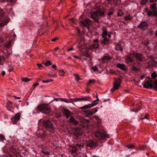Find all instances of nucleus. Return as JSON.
<instances>
[{
    "label": "nucleus",
    "mask_w": 157,
    "mask_h": 157,
    "mask_svg": "<svg viewBox=\"0 0 157 157\" xmlns=\"http://www.w3.org/2000/svg\"><path fill=\"white\" fill-rule=\"evenodd\" d=\"M104 10H98L95 12H93L91 13V17L94 21L99 23L98 16H102L104 14Z\"/></svg>",
    "instance_id": "obj_1"
},
{
    "label": "nucleus",
    "mask_w": 157,
    "mask_h": 157,
    "mask_svg": "<svg viewBox=\"0 0 157 157\" xmlns=\"http://www.w3.org/2000/svg\"><path fill=\"white\" fill-rule=\"evenodd\" d=\"M83 147V146L82 145L76 144L75 146H71L69 148V150L70 152L71 153H76L78 149L81 150Z\"/></svg>",
    "instance_id": "obj_2"
},
{
    "label": "nucleus",
    "mask_w": 157,
    "mask_h": 157,
    "mask_svg": "<svg viewBox=\"0 0 157 157\" xmlns=\"http://www.w3.org/2000/svg\"><path fill=\"white\" fill-rule=\"evenodd\" d=\"M40 112L44 113L46 115L51 114V111L49 107H47L44 105H40Z\"/></svg>",
    "instance_id": "obj_3"
},
{
    "label": "nucleus",
    "mask_w": 157,
    "mask_h": 157,
    "mask_svg": "<svg viewBox=\"0 0 157 157\" xmlns=\"http://www.w3.org/2000/svg\"><path fill=\"white\" fill-rule=\"evenodd\" d=\"M43 125L48 130H52L54 128L53 124L49 120L44 121Z\"/></svg>",
    "instance_id": "obj_4"
},
{
    "label": "nucleus",
    "mask_w": 157,
    "mask_h": 157,
    "mask_svg": "<svg viewBox=\"0 0 157 157\" xmlns=\"http://www.w3.org/2000/svg\"><path fill=\"white\" fill-rule=\"evenodd\" d=\"M121 83L120 79H115L113 83V87L111 90V91L113 92L115 90L118 89L120 86Z\"/></svg>",
    "instance_id": "obj_5"
},
{
    "label": "nucleus",
    "mask_w": 157,
    "mask_h": 157,
    "mask_svg": "<svg viewBox=\"0 0 157 157\" xmlns=\"http://www.w3.org/2000/svg\"><path fill=\"white\" fill-rule=\"evenodd\" d=\"M152 82V81L151 78H149L147 81H146L143 84L144 87L147 88H152L153 86Z\"/></svg>",
    "instance_id": "obj_6"
},
{
    "label": "nucleus",
    "mask_w": 157,
    "mask_h": 157,
    "mask_svg": "<svg viewBox=\"0 0 157 157\" xmlns=\"http://www.w3.org/2000/svg\"><path fill=\"white\" fill-rule=\"evenodd\" d=\"M91 21L88 19H86L85 20L81 21V23L85 26L88 29H89V25L91 24Z\"/></svg>",
    "instance_id": "obj_7"
},
{
    "label": "nucleus",
    "mask_w": 157,
    "mask_h": 157,
    "mask_svg": "<svg viewBox=\"0 0 157 157\" xmlns=\"http://www.w3.org/2000/svg\"><path fill=\"white\" fill-rule=\"evenodd\" d=\"M95 136L96 138L101 140H104L105 139V136L104 133L100 131H97L95 134Z\"/></svg>",
    "instance_id": "obj_8"
},
{
    "label": "nucleus",
    "mask_w": 157,
    "mask_h": 157,
    "mask_svg": "<svg viewBox=\"0 0 157 157\" xmlns=\"http://www.w3.org/2000/svg\"><path fill=\"white\" fill-rule=\"evenodd\" d=\"M20 118V115L19 113H17L15 116L12 117L11 119V122L13 124H15L17 123Z\"/></svg>",
    "instance_id": "obj_9"
},
{
    "label": "nucleus",
    "mask_w": 157,
    "mask_h": 157,
    "mask_svg": "<svg viewBox=\"0 0 157 157\" xmlns=\"http://www.w3.org/2000/svg\"><path fill=\"white\" fill-rule=\"evenodd\" d=\"M98 102L96 103H92L91 104H89L83 106L82 107H79V108L82 110H85L87 109H90L94 106L98 104Z\"/></svg>",
    "instance_id": "obj_10"
},
{
    "label": "nucleus",
    "mask_w": 157,
    "mask_h": 157,
    "mask_svg": "<svg viewBox=\"0 0 157 157\" xmlns=\"http://www.w3.org/2000/svg\"><path fill=\"white\" fill-rule=\"evenodd\" d=\"M133 56L140 62L143 61V59L144 58L143 55L142 54L137 53L136 52H134L132 53Z\"/></svg>",
    "instance_id": "obj_11"
},
{
    "label": "nucleus",
    "mask_w": 157,
    "mask_h": 157,
    "mask_svg": "<svg viewBox=\"0 0 157 157\" xmlns=\"http://www.w3.org/2000/svg\"><path fill=\"white\" fill-rule=\"evenodd\" d=\"M133 56V53H130L125 57V61L127 63H129L132 62L133 60L132 56Z\"/></svg>",
    "instance_id": "obj_12"
},
{
    "label": "nucleus",
    "mask_w": 157,
    "mask_h": 157,
    "mask_svg": "<svg viewBox=\"0 0 157 157\" xmlns=\"http://www.w3.org/2000/svg\"><path fill=\"white\" fill-rule=\"evenodd\" d=\"M87 146L91 148H94L97 146V144L96 142L91 140L88 143Z\"/></svg>",
    "instance_id": "obj_13"
},
{
    "label": "nucleus",
    "mask_w": 157,
    "mask_h": 157,
    "mask_svg": "<svg viewBox=\"0 0 157 157\" xmlns=\"http://www.w3.org/2000/svg\"><path fill=\"white\" fill-rule=\"evenodd\" d=\"M111 58L109 55L104 56L101 59V63L104 64L106 63L107 61L110 60Z\"/></svg>",
    "instance_id": "obj_14"
},
{
    "label": "nucleus",
    "mask_w": 157,
    "mask_h": 157,
    "mask_svg": "<svg viewBox=\"0 0 157 157\" xmlns=\"http://www.w3.org/2000/svg\"><path fill=\"white\" fill-rule=\"evenodd\" d=\"M117 67L124 71H125L127 70V68L126 67L125 65L123 64H118L117 65Z\"/></svg>",
    "instance_id": "obj_15"
},
{
    "label": "nucleus",
    "mask_w": 157,
    "mask_h": 157,
    "mask_svg": "<svg viewBox=\"0 0 157 157\" xmlns=\"http://www.w3.org/2000/svg\"><path fill=\"white\" fill-rule=\"evenodd\" d=\"M69 122L70 123H72L74 125H77L78 124V121L75 119L74 118L71 116L70 117Z\"/></svg>",
    "instance_id": "obj_16"
},
{
    "label": "nucleus",
    "mask_w": 157,
    "mask_h": 157,
    "mask_svg": "<svg viewBox=\"0 0 157 157\" xmlns=\"http://www.w3.org/2000/svg\"><path fill=\"white\" fill-rule=\"evenodd\" d=\"M147 23L146 21H143L141 22L140 24L138 25V27L139 28H142L147 26Z\"/></svg>",
    "instance_id": "obj_17"
},
{
    "label": "nucleus",
    "mask_w": 157,
    "mask_h": 157,
    "mask_svg": "<svg viewBox=\"0 0 157 157\" xmlns=\"http://www.w3.org/2000/svg\"><path fill=\"white\" fill-rule=\"evenodd\" d=\"M71 113V112L68 109H64L63 114H64L65 115L66 117L67 118H68L70 116Z\"/></svg>",
    "instance_id": "obj_18"
},
{
    "label": "nucleus",
    "mask_w": 157,
    "mask_h": 157,
    "mask_svg": "<svg viewBox=\"0 0 157 157\" xmlns=\"http://www.w3.org/2000/svg\"><path fill=\"white\" fill-rule=\"evenodd\" d=\"M9 21V18H6L2 23L0 24V28L6 25Z\"/></svg>",
    "instance_id": "obj_19"
},
{
    "label": "nucleus",
    "mask_w": 157,
    "mask_h": 157,
    "mask_svg": "<svg viewBox=\"0 0 157 157\" xmlns=\"http://www.w3.org/2000/svg\"><path fill=\"white\" fill-rule=\"evenodd\" d=\"M109 40L106 37H105L103 40L101 41V43L102 44L107 45L109 43Z\"/></svg>",
    "instance_id": "obj_20"
},
{
    "label": "nucleus",
    "mask_w": 157,
    "mask_h": 157,
    "mask_svg": "<svg viewBox=\"0 0 157 157\" xmlns=\"http://www.w3.org/2000/svg\"><path fill=\"white\" fill-rule=\"evenodd\" d=\"M94 110L93 109H92L91 111H85L84 112L87 115V116L89 117L91 116L94 114V112L93 111Z\"/></svg>",
    "instance_id": "obj_21"
},
{
    "label": "nucleus",
    "mask_w": 157,
    "mask_h": 157,
    "mask_svg": "<svg viewBox=\"0 0 157 157\" xmlns=\"http://www.w3.org/2000/svg\"><path fill=\"white\" fill-rule=\"evenodd\" d=\"M91 100V98L89 96H86L80 98V101H89Z\"/></svg>",
    "instance_id": "obj_22"
},
{
    "label": "nucleus",
    "mask_w": 157,
    "mask_h": 157,
    "mask_svg": "<svg viewBox=\"0 0 157 157\" xmlns=\"http://www.w3.org/2000/svg\"><path fill=\"white\" fill-rule=\"evenodd\" d=\"M102 31L103 32L102 34V36L104 38L106 37H105L107 34V29L104 28L103 29Z\"/></svg>",
    "instance_id": "obj_23"
},
{
    "label": "nucleus",
    "mask_w": 157,
    "mask_h": 157,
    "mask_svg": "<svg viewBox=\"0 0 157 157\" xmlns=\"http://www.w3.org/2000/svg\"><path fill=\"white\" fill-rule=\"evenodd\" d=\"M115 49L117 51L120 50L121 51H122L123 48L120 44H117L115 46Z\"/></svg>",
    "instance_id": "obj_24"
},
{
    "label": "nucleus",
    "mask_w": 157,
    "mask_h": 157,
    "mask_svg": "<svg viewBox=\"0 0 157 157\" xmlns=\"http://www.w3.org/2000/svg\"><path fill=\"white\" fill-rule=\"evenodd\" d=\"M82 54L84 56H85L87 57H89L90 56V54L88 53V50H87L86 49L82 53Z\"/></svg>",
    "instance_id": "obj_25"
},
{
    "label": "nucleus",
    "mask_w": 157,
    "mask_h": 157,
    "mask_svg": "<svg viewBox=\"0 0 157 157\" xmlns=\"http://www.w3.org/2000/svg\"><path fill=\"white\" fill-rule=\"evenodd\" d=\"M150 8L152 11H156V4H154L151 5L150 7Z\"/></svg>",
    "instance_id": "obj_26"
},
{
    "label": "nucleus",
    "mask_w": 157,
    "mask_h": 157,
    "mask_svg": "<svg viewBox=\"0 0 157 157\" xmlns=\"http://www.w3.org/2000/svg\"><path fill=\"white\" fill-rule=\"evenodd\" d=\"M131 70L133 71H140V68H137L135 66H133L131 67Z\"/></svg>",
    "instance_id": "obj_27"
},
{
    "label": "nucleus",
    "mask_w": 157,
    "mask_h": 157,
    "mask_svg": "<svg viewBox=\"0 0 157 157\" xmlns=\"http://www.w3.org/2000/svg\"><path fill=\"white\" fill-rule=\"evenodd\" d=\"M41 152L45 155H49L50 153L48 151H46V148H45L44 149H43L41 151Z\"/></svg>",
    "instance_id": "obj_28"
},
{
    "label": "nucleus",
    "mask_w": 157,
    "mask_h": 157,
    "mask_svg": "<svg viewBox=\"0 0 157 157\" xmlns=\"http://www.w3.org/2000/svg\"><path fill=\"white\" fill-rule=\"evenodd\" d=\"M44 64L45 66L47 67L51 65L52 64V63L50 60H48L46 61V63H44Z\"/></svg>",
    "instance_id": "obj_29"
},
{
    "label": "nucleus",
    "mask_w": 157,
    "mask_h": 157,
    "mask_svg": "<svg viewBox=\"0 0 157 157\" xmlns=\"http://www.w3.org/2000/svg\"><path fill=\"white\" fill-rule=\"evenodd\" d=\"M124 19L126 20H130L132 19V16L130 15H129L124 17Z\"/></svg>",
    "instance_id": "obj_30"
},
{
    "label": "nucleus",
    "mask_w": 157,
    "mask_h": 157,
    "mask_svg": "<svg viewBox=\"0 0 157 157\" xmlns=\"http://www.w3.org/2000/svg\"><path fill=\"white\" fill-rule=\"evenodd\" d=\"M151 78L154 79L156 78L157 75L155 72H154L151 74Z\"/></svg>",
    "instance_id": "obj_31"
},
{
    "label": "nucleus",
    "mask_w": 157,
    "mask_h": 157,
    "mask_svg": "<svg viewBox=\"0 0 157 157\" xmlns=\"http://www.w3.org/2000/svg\"><path fill=\"white\" fill-rule=\"evenodd\" d=\"M148 0H142L140 2V4L141 5H144L146 4Z\"/></svg>",
    "instance_id": "obj_32"
},
{
    "label": "nucleus",
    "mask_w": 157,
    "mask_h": 157,
    "mask_svg": "<svg viewBox=\"0 0 157 157\" xmlns=\"http://www.w3.org/2000/svg\"><path fill=\"white\" fill-rule=\"evenodd\" d=\"M117 16H121L123 15V12L121 10H119L117 12Z\"/></svg>",
    "instance_id": "obj_33"
},
{
    "label": "nucleus",
    "mask_w": 157,
    "mask_h": 157,
    "mask_svg": "<svg viewBox=\"0 0 157 157\" xmlns=\"http://www.w3.org/2000/svg\"><path fill=\"white\" fill-rule=\"evenodd\" d=\"M76 157H85V155L82 153L78 154L76 155Z\"/></svg>",
    "instance_id": "obj_34"
},
{
    "label": "nucleus",
    "mask_w": 157,
    "mask_h": 157,
    "mask_svg": "<svg viewBox=\"0 0 157 157\" xmlns=\"http://www.w3.org/2000/svg\"><path fill=\"white\" fill-rule=\"evenodd\" d=\"M30 80H31V79H29L27 78H22V80L23 81L25 82H27L28 81H30Z\"/></svg>",
    "instance_id": "obj_35"
},
{
    "label": "nucleus",
    "mask_w": 157,
    "mask_h": 157,
    "mask_svg": "<svg viewBox=\"0 0 157 157\" xmlns=\"http://www.w3.org/2000/svg\"><path fill=\"white\" fill-rule=\"evenodd\" d=\"M126 147H127L128 149H131L132 148H134L135 146L133 145V144H131L126 145Z\"/></svg>",
    "instance_id": "obj_36"
},
{
    "label": "nucleus",
    "mask_w": 157,
    "mask_h": 157,
    "mask_svg": "<svg viewBox=\"0 0 157 157\" xmlns=\"http://www.w3.org/2000/svg\"><path fill=\"white\" fill-rule=\"evenodd\" d=\"M147 15L148 17L152 16H153V12L151 11H149L147 13Z\"/></svg>",
    "instance_id": "obj_37"
},
{
    "label": "nucleus",
    "mask_w": 157,
    "mask_h": 157,
    "mask_svg": "<svg viewBox=\"0 0 157 157\" xmlns=\"http://www.w3.org/2000/svg\"><path fill=\"white\" fill-rule=\"evenodd\" d=\"M53 81V80L52 79H48L46 80H42V82L43 83H48L50 82H52Z\"/></svg>",
    "instance_id": "obj_38"
},
{
    "label": "nucleus",
    "mask_w": 157,
    "mask_h": 157,
    "mask_svg": "<svg viewBox=\"0 0 157 157\" xmlns=\"http://www.w3.org/2000/svg\"><path fill=\"white\" fill-rule=\"evenodd\" d=\"M149 115L148 113H147L145 115L144 117L141 118L140 119L142 120H143L145 119H149L148 118Z\"/></svg>",
    "instance_id": "obj_39"
},
{
    "label": "nucleus",
    "mask_w": 157,
    "mask_h": 157,
    "mask_svg": "<svg viewBox=\"0 0 157 157\" xmlns=\"http://www.w3.org/2000/svg\"><path fill=\"white\" fill-rule=\"evenodd\" d=\"M92 45L93 47L94 48H97L98 47V43H94Z\"/></svg>",
    "instance_id": "obj_40"
},
{
    "label": "nucleus",
    "mask_w": 157,
    "mask_h": 157,
    "mask_svg": "<svg viewBox=\"0 0 157 157\" xmlns=\"http://www.w3.org/2000/svg\"><path fill=\"white\" fill-rule=\"evenodd\" d=\"M10 44L11 42L8 41L6 44L5 46L6 48H9L10 46Z\"/></svg>",
    "instance_id": "obj_41"
},
{
    "label": "nucleus",
    "mask_w": 157,
    "mask_h": 157,
    "mask_svg": "<svg viewBox=\"0 0 157 157\" xmlns=\"http://www.w3.org/2000/svg\"><path fill=\"white\" fill-rule=\"evenodd\" d=\"M95 80L90 79L89 80V82L87 83V84L88 85L90 84L91 83H95Z\"/></svg>",
    "instance_id": "obj_42"
},
{
    "label": "nucleus",
    "mask_w": 157,
    "mask_h": 157,
    "mask_svg": "<svg viewBox=\"0 0 157 157\" xmlns=\"http://www.w3.org/2000/svg\"><path fill=\"white\" fill-rule=\"evenodd\" d=\"M61 101H63L66 103H72L73 102H69L67 101V99L65 98H61Z\"/></svg>",
    "instance_id": "obj_43"
},
{
    "label": "nucleus",
    "mask_w": 157,
    "mask_h": 157,
    "mask_svg": "<svg viewBox=\"0 0 157 157\" xmlns=\"http://www.w3.org/2000/svg\"><path fill=\"white\" fill-rule=\"evenodd\" d=\"M70 100L73 101L74 102H76L78 101H80V98H75L73 99H70Z\"/></svg>",
    "instance_id": "obj_44"
},
{
    "label": "nucleus",
    "mask_w": 157,
    "mask_h": 157,
    "mask_svg": "<svg viewBox=\"0 0 157 157\" xmlns=\"http://www.w3.org/2000/svg\"><path fill=\"white\" fill-rule=\"evenodd\" d=\"M48 75L49 77H57V75L55 74H54L53 75H52L51 74H48Z\"/></svg>",
    "instance_id": "obj_45"
},
{
    "label": "nucleus",
    "mask_w": 157,
    "mask_h": 157,
    "mask_svg": "<svg viewBox=\"0 0 157 157\" xmlns=\"http://www.w3.org/2000/svg\"><path fill=\"white\" fill-rule=\"evenodd\" d=\"M74 75L76 76L75 79L78 82L80 80V77H79V76L78 75H77L76 74H75Z\"/></svg>",
    "instance_id": "obj_46"
},
{
    "label": "nucleus",
    "mask_w": 157,
    "mask_h": 157,
    "mask_svg": "<svg viewBox=\"0 0 157 157\" xmlns=\"http://www.w3.org/2000/svg\"><path fill=\"white\" fill-rule=\"evenodd\" d=\"M5 140V137L3 135L0 134V141H3Z\"/></svg>",
    "instance_id": "obj_47"
},
{
    "label": "nucleus",
    "mask_w": 157,
    "mask_h": 157,
    "mask_svg": "<svg viewBox=\"0 0 157 157\" xmlns=\"http://www.w3.org/2000/svg\"><path fill=\"white\" fill-rule=\"evenodd\" d=\"M91 69L94 71H96L98 70V68L95 66L93 67Z\"/></svg>",
    "instance_id": "obj_48"
},
{
    "label": "nucleus",
    "mask_w": 157,
    "mask_h": 157,
    "mask_svg": "<svg viewBox=\"0 0 157 157\" xmlns=\"http://www.w3.org/2000/svg\"><path fill=\"white\" fill-rule=\"evenodd\" d=\"M39 110V105H38L37 107L35 109V110L36 111V113H39L38 110Z\"/></svg>",
    "instance_id": "obj_49"
},
{
    "label": "nucleus",
    "mask_w": 157,
    "mask_h": 157,
    "mask_svg": "<svg viewBox=\"0 0 157 157\" xmlns=\"http://www.w3.org/2000/svg\"><path fill=\"white\" fill-rule=\"evenodd\" d=\"M157 86V79L155 80L153 83V86Z\"/></svg>",
    "instance_id": "obj_50"
},
{
    "label": "nucleus",
    "mask_w": 157,
    "mask_h": 157,
    "mask_svg": "<svg viewBox=\"0 0 157 157\" xmlns=\"http://www.w3.org/2000/svg\"><path fill=\"white\" fill-rule=\"evenodd\" d=\"M153 16H157V12H156V11H153Z\"/></svg>",
    "instance_id": "obj_51"
},
{
    "label": "nucleus",
    "mask_w": 157,
    "mask_h": 157,
    "mask_svg": "<svg viewBox=\"0 0 157 157\" xmlns=\"http://www.w3.org/2000/svg\"><path fill=\"white\" fill-rule=\"evenodd\" d=\"M94 117L95 118V119H96V120H100V119L99 118V117L98 116H96V115L94 116Z\"/></svg>",
    "instance_id": "obj_52"
},
{
    "label": "nucleus",
    "mask_w": 157,
    "mask_h": 157,
    "mask_svg": "<svg viewBox=\"0 0 157 157\" xmlns=\"http://www.w3.org/2000/svg\"><path fill=\"white\" fill-rule=\"evenodd\" d=\"M94 47H93V45H92L91 46H90L89 48V49L90 50H93L94 49Z\"/></svg>",
    "instance_id": "obj_53"
},
{
    "label": "nucleus",
    "mask_w": 157,
    "mask_h": 157,
    "mask_svg": "<svg viewBox=\"0 0 157 157\" xmlns=\"http://www.w3.org/2000/svg\"><path fill=\"white\" fill-rule=\"evenodd\" d=\"M4 14V12L2 10L0 11V15L1 16L3 15Z\"/></svg>",
    "instance_id": "obj_54"
},
{
    "label": "nucleus",
    "mask_w": 157,
    "mask_h": 157,
    "mask_svg": "<svg viewBox=\"0 0 157 157\" xmlns=\"http://www.w3.org/2000/svg\"><path fill=\"white\" fill-rule=\"evenodd\" d=\"M113 14V12H110L108 13V16H110L112 15Z\"/></svg>",
    "instance_id": "obj_55"
},
{
    "label": "nucleus",
    "mask_w": 157,
    "mask_h": 157,
    "mask_svg": "<svg viewBox=\"0 0 157 157\" xmlns=\"http://www.w3.org/2000/svg\"><path fill=\"white\" fill-rule=\"evenodd\" d=\"M59 74H61V73H65V72L63 70H60L59 71Z\"/></svg>",
    "instance_id": "obj_56"
},
{
    "label": "nucleus",
    "mask_w": 157,
    "mask_h": 157,
    "mask_svg": "<svg viewBox=\"0 0 157 157\" xmlns=\"http://www.w3.org/2000/svg\"><path fill=\"white\" fill-rule=\"evenodd\" d=\"M58 39V38H55L52 39L51 40L52 41L55 42Z\"/></svg>",
    "instance_id": "obj_57"
},
{
    "label": "nucleus",
    "mask_w": 157,
    "mask_h": 157,
    "mask_svg": "<svg viewBox=\"0 0 157 157\" xmlns=\"http://www.w3.org/2000/svg\"><path fill=\"white\" fill-rule=\"evenodd\" d=\"M99 98H97V99L96 100H95L94 101H93V103H95L96 102H97V101H99Z\"/></svg>",
    "instance_id": "obj_58"
},
{
    "label": "nucleus",
    "mask_w": 157,
    "mask_h": 157,
    "mask_svg": "<svg viewBox=\"0 0 157 157\" xmlns=\"http://www.w3.org/2000/svg\"><path fill=\"white\" fill-rule=\"evenodd\" d=\"M77 30L78 31V33L80 35V30L78 28V27H77L76 28Z\"/></svg>",
    "instance_id": "obj_59"
},
{
    "label": "nucleus",
    "mask_w": 157,
    "mask_h": 157,
    "mask_svg": "<svg viewBox=\"0 0 157 157\" xmlns=\"http://www.w3.org/2000/svg\"><path fill=\"white\" fill-rule=\"evenodd\" d=\"M38 85H39L38 83H35L33 84V86L34 87H35L36 86H38Z\"/></svg>",
    "instance_id": "obj_60"
},
{
    "label": "nucleus",
    "mask_w": 157,
    "mask_h": 157,
    "mask_svg": "<svg viewBox=\"0 0 157 157\" xmlns=\"http://www.w3.org/2000/svg\"><path fill=\"white\" fill-rule=\"evenodd\" d=\"M73 50V48H70L69 49H68L67 50V51H71V50Z\"/></svg>",
    "instance_id": "obj_61"
},
{
    "label": "nucleus",
    "mask_w": 157,
    "mask_h": 157,
    "mask_svg": "<svg viewBox=\"0 0 157 157\" xmlns=\"http://www.w3.org/2000/svg\"><path fill=\"white\" fill-rule=\"evenodd\" d=\"M52 67L54 69H56V67L55 65H53L52 66Z\"/></svg>",
    "instance_id": "obj_62"
},
{
    "label": "nucleus",
    "mask_w": 157,
    "mask_h": 157,
    "mask_svg": "<svg viewBox=\"0 0 157 157\" xmlns=\"http://www.w3.org/2000/svg\"><path fill=\"white\" fill-rule=\"evenodd\" d=\"M73 57H74V58H76V59H80V58L79 57H78V56H73Z\"/></svg>",
    "instance_id": "obj_63"
},
{
    "label": "nucleus",
    "mask_w": 157,
    "mask_h": 157,
    "mask_svg": "<svg viewBox=\"0 0 157 157\" xmlns=\"http://www.w3.org/2000/svg\"><path fill=\"white\" fill-rule=\"evenodd\" d=\"M144 78V76L143 75H141L140 77V78L141 79H143Z\"/></svg>",
    "instance_id": "obj_64"
}]
</instances>
